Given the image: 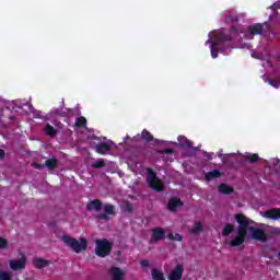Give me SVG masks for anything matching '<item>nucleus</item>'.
Wrapping results in <instances>:
<instances>
[{
    "instance_id": "nucleus-1",
    "label": "nucleus",
    "mask_w": 280,
    "mask_h": 280,
    "mask_svg": "<svg viewBox=\"0 0 280 280\" xmlns=\"http://www.w3.org/2000/svg\"><path fill=\"white\" fill-rule=\"evenodd\" d=\"M235 220L238 224V230L234 233V236L230 242V246L233 248H235V246H242V243L246 241V237H248V233L249 237L257 242H266V240H268L266 232L261 229L252 226L250 224H253V221L246 218V215L236 214Z\"/></svg>"
},
{
    "instance_id": "nucleus-2",
    "label": "nucleus",
    "mask_w": 280,
    "mask_h": 280,
    "mask_svg": "<svg viewBox=\"0 0 280 280\" xmlns=\"http://www.w3.org/2000/svg\"><path fill=\"white\" fill-rule=\"evenodd\" d=\"M224 40H229V38H226L224 34L220 31H214L209 34V39L206 42V44H210V51L212 58H218V54H215V51H218L220 43H224Z\"/></svg>"
},
{
    "instance_id": "nucleus-3",
    "label": "nucleus",
    "mask_w": 280,
    "mask_h": 280,
    "mask_svg": "<svg viewBox=\"0 0 280 280\" xmlns=\"http://www.w3.org/2000/svg\"><path fill=\"white\" fill-rule=\"evenodd\" d=\"M61 240L63 244L69 246V248H72L74 253H82L83 250H86L88 242L85 238L75 240L71 236L65 235Z\"/></svg>"
},
{
    "instance_id": "nucleus-4",
    "label": "nucleus",
    "mask_w": 280,
    "mask_h": 280,
    "mask_svg": "<svg viewBox=\"0 0 280 280\" xmlns=\"http://www.w3.org/2000/svg\"><path fill=\"white\" fill-rule=\"evenodd\" d=\"M95 244V254L98 257H107V255H110V250H113L110 242L107 240H96Z\"/></svg>"
},
{
    "instance_id": "nucleus-5",
    "label": "nucleus",
    "mask_w": 280,
    "mask_h": 280,
    "mask_svg": "<svg viewBox=\"0 0 280 280\" xmlns=\"http://www.w3.org/2000/svg\"><path fill=\"white\" fill-rule=\"evenodd\" d=\"M147 183L153 189V191H163L165 185L156 175L154 174V171L151 168H148V176H147Z\"/></svg>"
},
{
    "instance_id": "nucleus-6",
    "label": "nucleus",
    "mask_w": 280,
    "mask_h": 280,
    "mask_svg": "<svg viewBox=\"0 0 280 280\" xmlns=\"http://www.w3.org/2000/svg\"><path fill=\"white\" fill-rule=\"evenodd\" d=\"M26 262L27 260L25 259V256L20 259H11L9 260V268L14 271L25 270Z\"/></svg>"
},
{
    "instance_id": "nucleus-7",
    "label": "nucleus",
    "mask_w": 280,
    "mask_h": 280,
    "mask_svg": "<svg viewBox=\"0 0 280 280\" xmlns=\"http://www.w3.org/2000/svg\"><path fill=\"white\" fill-rule=\"evenodd\" d=\"M262 32H264V25L255 24V25L249 26L247 28V33L245 34V38H247V40H253L254 36H257L258 34H261Z\"/></svg>"
},
{
    "instance_id": "nucleus-8",
    "label": "nucleus",
    "mask_w": 280,
    "mask_h": 280,
    "mask_svg": "<svg viewBox=\"0 0 280 280\" xmlns=\"http://www.w3.org/2000/svg\"><path fill=\"white\" fill-rule=\"evenodd\" d=\"M185 272V266L177 265L173 268L167 277L168 280H183V273Z\"/></svg>"
},
{
    "instance_id": "nucleus-9",
    "label": "nucleus",
    "mask_w": 280,
    "mask_h": 280,
    "mask_svg": "<svg viewBox=\"0 0 280 280\" xmlns=\"http://www.w3.org/2000/svg\"><path fill=\"white\" fill-rule=\"evenodd\" d=\"M165 240V230L163 228H155L152 230L151 242H161Z\"/></svg>"
},
{
    "instance_id": "nucleus-10",
    "label": "nucleus",
    "mask_w": 280,
    "mask_h": 280,
    "mask_svg": "<svg viewBox=\"0 0 280 280\" xmlns=\"http://www.w3.org/2000/svg\"><path fill=\"white\" fill-rule=\"evenodd\" d=\"M262 218H267L268 220H280V209H271L264 212H260Z\"/></svg>"
},
{
    "instance_id": "nucleus-11",
    "label": "nucleus",
    "mask_w": 280,
    "mask_h": 280,
    "mask_svg": "<svg viewBox=\"0 0 280 280\" xmlns=\"http://www.w3.org/2000/svg\"><path fill=\"white\" fill-rule=\"evenodd\" d=\"M108 277L110 280H121L124 279V271L117 267H112L108 270Z\"/></svg>"
},
{
    "instance_id": "nucleus-12",
    "label": "nucleus",
    "mask_w": 280,
    "mask_h": 280,
    "mask_svg": "<svg viewBox=\"0 0 280 280\" xmlns=\"http://www.w3.org/2000/svg\"><path fill=\"white\" fill-rule=\"evenodd\" d=\"M179 207H183V201H180L177 197H173L170 199L167 209L168 211H176L179 209Z\"/></svg>"
},
{
    "instance_id": "nucleus-13",
    "label": "nucleus",
    "mask_w": 280,
    "mask_h": 280,
    "mask_svg": "<svg viewBox=\"0 0 280 280\" xmlns=\"http://www.w3.org/2000/svg\"><path fill=\"white\" fill-rule=\"evenodd\" d=\"M113 145V141L102 142L101 144H97L95 150L98 154H105V152H108Z\"/></svg>"
},
{
    "instance_id": "nucleus-14",
    "label": "nucleus",
    "mask_w": 280,
    "mask_h": 280,
    "mask_svg": "<svg viewBox=\"0 0 280 280\" xmlns=\"http://www.w3.org/2000/svg\"><path fill=\"white\" fill-rule=\"evenodd\" d=\"M33 265L35 266V268H38L40 270L43 268H47V266H50L51 261L43 258H34Z\"/></svg>"
},
{
    "instance_id": "nucleus-15",
    "label": "nucleus",
    "mask_w": 280,
    "mask_h": 280,
    "mask_svg": "<svg viewBox=\"0 0 280 280\" xmlns=\"http://www.w3.org/2000/svg\"><path fill=\"white\" fill-rule=\"evenodd\" d=\"M88 211H102V202L100 200H93L86 206Z\"/></svg>"
},
{
    "instance_id": "nucleus-16",
    "label": "nucleus",
    "mask_w": 280,
    "mask_h": 280,
    "mask_svg": "<svg viewBox=\"0 0 280 280\" xmlns=\"http://www.w3.org/2000/svg\"><path fill=\"white\" fill-rule=\"evenodd\" d=\"M179 145L182 148H191L194 145V142L190 140L186 139L185 136H179L178 137Z\"/></svg>"
},
{
    "instance_id": "nucleus-17",
    "label": "nucleus",
    "mask_w": 280,
    "mask_h": 280,
    "mask_svg": "<svg viewBox=\"0 0 280 280\" xmlns=\"http://www.w3.org/2000/svg\"><path fill=\"white\" fill-rule=\"evenodd\" d=\"M222 176V173H220V171L214 170L212 172H208L206 174V180H213V178H220Z\"/></svg>"
},
{
    "instance_id": "nucleus-18",
    "label": "nucleus",
    "mask_w": 280,
    "mask_h": 280,
    "mask_svg": "<svg viewBox=\"0 0 280 280\" xmlns=\"http://www.w3.org/2000/svg\"><path fill=\"white\" fill-rule=\"evenodd\" d=\"M152 278L153 280H165V276H163V271L159 269L152 270Z\"/></svg>"
},
{
    "instance_id": "nucleus-19",
    "label": "nucleus",
    "mask_w": 280,
    "mask_h": 280,
    "mask_svg": "<svg viewBox=\"0 0 280 280\" xmlns=\"http://www.w3.org/2000/svg\"><path fill=\"white\" fill-rule=\"evenodd\" d=\"M243 156L244 159H246V161H249L250 163H255L259 160V155L256 153H245Z\"/></svg>"
},
{
    "instance_id": "nucleus-20",
    "label": "nucleus",
    "mask_w": 280,
    "mask_h": 280,
    "mask_svg": "<svg viewBox=\"0 0 280 280\" xmlns=\"http://www.w3.org/2000/svg\"><path fill=\"white\" fill-rule=\"evenodd\" d=\"M56 165H58V161L56 159H49L45 162V166L48 168V170H55L56 168Z\"/></svg>"
},
{
    "instance_id": "nucleus-21",
    "label": "nucleus",
    "mask_w": 280,
    "mask_h": 280,
    "mask_svg": "<svg viewBox=\"0 0 280 280\" xmlns=\"http://www.w3.org/2000/svg\"><path fill=\"white\" fill-rule=\"evenodd\" d=\"M191 233L194 235H198L199 233H202V223L196 222L195 225L191 229Z\"/></svg>"
},
{
    "instance_id": "nucleus-22",
    "label": "nucleus",
    "mask_w": 280,
    "mask_h": 280,
    "mask_svg": "<svg viewBox=\"0 0 280 280\" xmlns=\"http://www.w3.org/2000/svg\"><path fill=\"white\" fill-rule=\"evenodd\" d=\"M235 226L231 223H228L224 228H223V235H231V233H233Z\"/></svg>"
},
{
    "instance_id": "nucleus-23",
    "label": "nucleus",
    "mask_w": 280,
    "mask_h": 280,
    "mask_svg": "<svg viewBox=\"0 0 280 280\" xmlns=\"http://www.w3.org/2000/svg\"><path fill=\"white\" fill-rule=\"evenodd\" d=\"M0 280H12V275L10 271L0 269Z\"/></svg>"
},
{
    "instance_id": "nucleus-24",
    "label": "nucleus",
    "mask_w": 280,
    "mask_h": 280,
    "mask_svg": "<svg viewBox=\"0 0 280 280\" xmlns=\"http://www.w3.org/2000/svg\"><path fill=\"white\" fill-rule=\"evenodd\" d=\"M141 139H143V141H152L154 139V137H152V133H150V131L148 130H143L141 133Z\"/></svg>"
},
{
    "instance_id": "nucleus-25",
    "label": "nucleus",
    "mask_w": 280,
    "mask_h": 280,
    "mask_svg": "<svg viewBox=\"0 0 280 280\" xmlns=\"http://www.w3.org/2000/svg\"><path fill=\"white\" fill-rule=\"evenodd\" d=\"M219 191L221 194H231L233 191V188H231L230 186H226L225 184H221L219 186Z\"/></svg>"
},
{
    "instance_id": "nucleus-26",
    "label": "nucleus",
    "mask_w": 280,
    "mask_h": 280,
    "mask_svg": "<svg viewBox=\"0 0 280 280\" xmlns=\"http://www.w3.org/2000/svg\"><path fill=\"white\" fill-rule=\"evenodd\" d=\"M44 130L46 135H49V137H55L56 135V130L54 129V127H51V125H46Z\"/></svg>"
},
{
    "instance_id": "nucleus-27",
    "label": "nucleus",
    "mask_w": 280,
    "mask_h": 280,
    "mask_svg": "<svg viewBox=\"0 0 280 280\" xmlns=\"http://www.w3.org/2000/svg\"><path fill=\"white\" fill-rule=\"evenodd\" d=\"M168 240L173 242H183V236L180 234H168Z\"/></svg>"
},
{
    "instance_id": "nucleus-28",
    "label": "nucleus",
    "mask_w": 280,
    "mask_h": 280,
    "mask_svg": "<svg viewBox=\"0 0 280 280\" xmlns=\"http://www.w3.org/2000/svg\"><path fill=\"white\" fill-rule=\"evenodd\" d=\"M104 211L107 215H113V213H115V208L113 206H105Z\"/></svg>"
},
{
    "instance_id": "nucleus-29",
    "label": "nucleus",
    "mask_w": 280,
    "mask_h": 280,
    "mask_svg": "<svg viewBox=\"0 0 280 280\" xmlns=\"http://www.w3.org/2000/svg\"><path fill=\"white\" fill-rule=\"evenodd\" d=\"M8 248V240L0 237V250H5Z\"/></svg>"
},
{
    "instance_id": "nucleus-30",
    "label": "nucleus",
    "mask_w": 280,
    "mask_h": 280,
    "mask_svg": "<svg viewBox=\"0 0 280 280\" xmlns=\"http://www.w3.org/2000/svg\"><path fill=\"white\" fill-rule=\"evenodd\" d=\"M104 165H106V163H104V160H98L92 164V167L100 168L104 167Z\"/></svg>"
},
{
    "instance_id": "nucleus-31",
    "label": "nucleus",
    "mask_w": 280,
    "mask_h": 280,
    "mask_svg": "<svg viewBox=\"0 0 280 280\" xmlns=\"http://www.w3.org/2000/svg\"><path fill=\"white\" fill-rule=\"evenodd\" d=\"M75 126H86V118L84 117L78 118V120L75 121Z\"/></svg>"
},
{
    "instance_id": "nucleus-32",
    "label": "nucleus",
    "mask_w": 280,
    "mask_h": 280,
    "mask_svg": "<svg viewBox=\"0 0 280 280\" xmlns=\"http://www.w3.org/2000/svg\"><path fill=\"white\" fill-rule=\"evenodd\" d=\"M271 10H279L280 9V1L273 3L271 7H270Z\"/></svg>"
},
{
    "instance_id": "nucleus-33",
    "label": "nucleus",
    "mask_w": 280,
    "mask_h": 280,
    "mask_svg": "<svg viewBox=\"0 0 280 280\" xmlns=\"http://www.w3.org/2000/svg\"><path fill=\"white\" fill-rule=\"evenodd\" d=\"M140 265L142 266V268H148L150 266V261L148 260H141Z\"/></svg>"
},
{
    "instance_id": "nucleus-34",
    "label": "nucleus",
    "mask_w": 280,
    "mask_h": 280,
    "mask_svg": "<svg viewBox=\"0 0 280 280\" xmlns=\"http://www.w3.org/2000/svg\"><path fill=\"white\" fill-rule=\"evenodd\" d=\"M32 165H33V167H35V170H43V167H45V165H40L38 163H34Z\"/></svg>"
},
{
    "instance_id": "nucleus-35",
    "label": "nucleus",
    "mask_w": 280,
    "mask_h": 280,
    "mask_svg": "<svg viewBox=\"0 0 280 280\" xmlns=\"http://www.w3.org/2000/svg\"><path fill=\"white\" fill-rule=\"evenodd\" d=\"M174 151L172 149H165L164 151H162V154H173Z\"/></svg>"
},
{
    "instance_id": "nucleus-36",
    "label": "nucleus",
    "mask_w": 280,
    "mask_h": 280,
    "mask_svg": "<svg viewBox=\"0 0 280 280\" xmlns=\"http://www.w3.org/2000/svg\"><path fill=\"white\" fill-rule=\"evenodd\" d=\"M100 220H108V214H100L98 215Z\"/></svg>"
},
{
    "instance_id": "nucleus-37",
    "label": "nucleus",
    "mask_w": 280,
    "mask_h": 280,
    "mask_svg": "<svg viewBox=\"0 0 280 280\" xmlns=\"http://www.w3.org/2000/svg\"><path fill=\"white\" fill-rule=\"evenodd\" d=\"M5 156V151L0 149V159H3Z\"/></svg>"
},
{
    "instance_id": "nucleus-38",
    "label": "nucleus",
    "mask_w": 280,
    "mask_h": 280,
    "mask_svg": "<svg viewBox=\"0 0 280 280\" xmlns=\"http://www.w3.org/2000/svg\"><path fill=\"white\" fill-rule=\"evenodd\" d=\"M205 156H207L209 161H211V159H213L210 153H205Z\"/></svg>"
},
{
    "instance_id": "nucleus-39",
    "label": "nucleus",
    "mask_w": 280,
    "mask_h": 280,
    "mask_svg": "<svg viewBox=\"0 0 280 280\" xmlns=\"http://www.w3.org/2000/svg\"><path fill=\"white\" fill-rule=\"evenodd\" d=\"M273 233H279V229H273Z\"/></svg>"
},
{
    "instance_id": "nucleus-40",
    "label": "nucleus",
    "mask_w": 280,
    "mask_h": 280,
    "mask_svg": "<svg viewBox=\"0 0 280 280\" xmlns=\"http://www.w3.org/2000/svg\"><path fill=\"white\" fill-rule=\"evenodd\" d=\"M218 156L221 159V156H222V153H221V152H219V153H218Z\"/></svg>"
},
{
    "instance_id": "nucleus-41",
    "label": "nucleus",
    "mask_w": 280,
    "mask_h": 280,
    "mask_svg": "<svg viewBox=\"0 0 280 280\" xmlns=\"http://www.w3.org/2000/svg\"><path fill=\"white\" fill-rule=\"evenodd\" d=\"M32 110V105H26Z\"/></svg>"
},
{
    "instance_id": "nucleus-42",
    "label": "nucleus",
    "mask_w": 280,
    "mask_h": 280,
    "mask_svg": "<svg viewBox=\"0 0 280 280\" xmlns=\"http://www.w3.org/2000/svg\"><path fill=\"white\" fill-rule=\"evenodd\" d=\"M57 115H65V114H60V112H57Z\"/></svg>"
},
{
    "instance_id": "nucleus-43",
    "label": "nucleus",
    "mask_w": 280,
    "mask_h": 280,
    "mask_svg": "<svg viewBox=\"0 0 280 280\" xmlns=\"http://www.w3.org/2000/svg\"><path fill=\"white\" fill-rule=\"evenodd\" d=\"M139 138H141V136H140V135H138V136H137V139H139Z\"/></svg>"
}]
</instances>
